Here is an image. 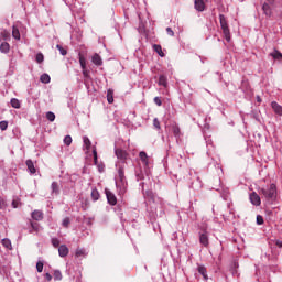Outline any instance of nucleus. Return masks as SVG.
<instances>
[{
	"label": "nucleus",
	"mask_w": 282,
	"mask_h": 282,
	"mask_svg": "<svg viewBox=\"0 0 282 282\" xmlns=\"http://www.w3.org/2000/svg\"><path fill=\"white\" fill-rule=\"evenodd\" d=\"M153 127H155L158 129V131H160V129H162V127L160 126V120H158V118L153 119Z\"/></svg>",
	"instance_id": "43"
},
{
	"label": "nucleus",
	"mask_w": 282,
	"mask_h": 282,
	"mask_svg": "<svg viewBox=\"0 0 282 282\" xmlns=\"http://www.w3.org/2000/svg\"><path fill=\"white\" fill-rule=\"evenodd\" d=\"M257 224H258V226H263V216H261V215L257 216Z\"/></svg>",
	"instance_id": "45"
},
{
	"label": "nucleus",
	"mask_w": 282,
	"mask_h": 282,
	"mask_svg": "<svg viewBox=\"0 0 282 282\" xmlns=\"http://www.w3.org/2000/svg\"><path fill=\"white\" fill-rule=\"evenodd\" d=\"M1 36H2V39H3L4 41H10V32L3 31V32L1 33Z\"/></svg>",
	"instance_id": "41"
},
{
	"label": "nucleus",
	"mask_w": 282,
	"mask_h": 282,
	"mask_svg": "<svg viewBox=\"0 0 282 282\" xmlns=\"http://www.w3.org/2000/svg\"><path fill=\"white\" fill-rule=\"evenodd\" d=\"M51 243L54 248H61V240L58 238H52Z\"/></svg>",
	"instance_id": "35"
},
{
	"label": "nucleus",
	"mask_w": 282,
	"mask_h": 282,
	"mask_svg": "<svg viewBox=\"0 0 282 282\" xmlns=\"http://www.w3.org/2000/svg\"><path fill=\"white\" fill-rule=\"evenodd\" d=\"M153 50L156 52V54H159L161 56V58H164L165 54L164 52L162 51V45L160 44H154L153 46Z\"/></svg>",
	"instance_id": "21"
},
{
	"label": "nucleus",
	"mask_w": 282,
	"mask_h": 282,
	"mask_svg": "<svg viewBox=\"0 0 282 282\" xmlns=\"http://www.w3.org/2000/svg\"><path fill=\"white\" fill-rule=\"evenodd\" d=\"M36 270H37V272H43V262L39 261L36 263Z\"/></svg>",
	"instance_id": "47"
},
{
	"label": "nucleus",
	"mask_w": 282,
	"mask_h": 282,
	"mask_svg": "<svg viewBox=\"0 0 282 282\" xmlns=\"http://www.w3.org/2000/svg\"><path fill=\"white\" fill-rule=\"evenodd\" d=\"M172 133L175 138H180V127L173 126L172 127Z\"/></svg>",
	"instance_id": "37"
},
{
	"label": "nucleus",
	"mask_w": 282,
	"mask_h": 282,
	"mask_svg": "<svg viewBox=\"0 0 282 282\" xmlns=\"http://www.w3.org/2000/svg\"><path fill=\"white\" fill-rule=\"evenodd\" d=\"M26 166L31 175H34V173H36V167H34V162H32V160H26Z\"/></svg>",
	"instance_id": "18"
},
{
	"label": "nucleus",
	"mask_w": 282,
	"mask_h": 282,
	"mask_svg": "<svg viewBox=\"0 0 282 282\" xmlns=\"http://www.w3.org/2000/svg\"><path fill=\"white\" fill-rule=\"evenodd\" d=\"M79 65L83 70L87 69V62L85 61V57H83V56L79 57Z\"/></svg>",
	"instance_id": "36"
},
{
	"label": "nucleus",
	"mask_w": 282,
	"mask_h": 282,
	"mask_svg": "<svg viewBox=\"0 0 282 282\" xmlns=\"http://www.w3.org/2000/svg\"><path fill=\"white\" fill-rule=\"evenodd\" d=\"M46 120L54 122V120H56V115H54L52 111L46 112Z\"/></svg>",
	"instance_id": "33"
},
{
	"label": "nucleus",
	"mask_w": 282,
	"mask_h": 282,
	"mask_svg": "<svg viewBox=\"0 0 282 282\" xmlns=\"http://www.w3.org/2000/svg\"><path fill=\"white\" fill-rule=\"evenodd\" d=\"M139 158H140L141 162L144 164V166H149V155H147V152L141 151L139 153Z\"/></svg>",
	"instance_id": "16"
},
{
	"label": "nucleus",
	"mask_w": 282,
	"mask_h": 282,
	"mask_svg": "<svg viewBox=\"0 0 282 282\" xmlns=\"http://www.w3.org/2000/svg\"><path fill=\"white\" fill-rule=\"evenodd\" d=\"M12 206H13V208H17V205H15L14 200L12 202Z\"/></svg>",
	"instance_id": "53"
},
{
	"label": "nucleus",
	"mask_w": 282,
	"mask_h": 282,
	"mask_svg": "<svg viewBox=\"0 0 282 282\" xmlns=\"http://www.w3.org/2000/svg\"><path fill=\"white\" fill-rule=\"evenodd\" d=\"M258 102H261V98L258 97Z\"/></svg>",
	"instance_id": "54"
},
{
	"label": "nucleus",
	"mask_w": 282,
	"mask_h": 282,
	"mask_svg": "<svg viewBox=\"0 0 282 282\" xmlns=\"http://www.w3.org/2000/svg\"><path fill=\"white\" fill-rule=\"evenodd\" d=\"M58 254L59 257H67V254H69V248H67L65 245L59 246Z\"/></svg>",
	"instance_id": "17"
},
{
	"label": "nucleus",
	"mask_w": 282,
	"mask_h": 282,
	"mask_svg": "<svg viewBox=\"0 0 282 282\" xmlns=\"http://www.w3.org/2000/svg\"><path fill=\"white\" fill-rule=\"evenodd\" d=\"M116 186L118 195L122 196L124 193H127V181H116Z\"/></svg>",
	"instance_id": "4"
},
{
	"label": "nucleus",
	"mask_w": 282,
	"mask_h": 282,
	"mask_svg": "<svg viewBox=\"0 0 282 282\" xmlns=\"http://www.w3.org/2000/svg\"><path fill=\"white\" fill-rule=\"evenodd\" d=\"M69 224H72V220L69 219V217L64 218L62 221V226L64 228H69Z\"/></svg>",
	"instance_id": "39"
},
{
	"label": "nucleus",
	"mask_w": 282,
	"mask_h": 282,
	"mask_svg": "<svg viewBox=\"0 0 282 282\" xmlns=\"http://www.w3.org/2000/svg\"><path fill=\"white\" fill-rule=\"evenodd\" d=\"M106 197L110 206H116V204H118V198L116 197V194H113L111 191L106 189Z\"/></svg>",
	"instance_id": "5"
},
{
	"label": "nucleus",
	"mask_w": 282,
	"mask_h": 282,
	"mask_svg": "<svg viewBox=\"0 0 282 282\" xmlns=\"http://www.w3.org/2000/svg\"><path fill=\"white\" fill-rule=\"evenodd\" d=\"M270 56H272V58H274V61H281L282 53L279 52L278 50H274V52L270 53Z\"/></svg>",
	"instance_id": "26"
},
{
	"label": "nucleus",
	"mask_w": 282,
	"mask_h": 282,
	"mask_svg": "<svg viewBox=\"0 0 282 282\" xmlns=\"http://www.w3.org/2000/svg\"><path fill=\"white\" fill-rule=\"evenodd\" d=\"M83 141H84L86 151L89 152V150L91 149V140H89L87 137H84Z\"/></svg>",
	"instance_id": "28"
},
{
	"label": "nucleus",
	"mask_w": 282,
	"mask_h": 282,
	"mask_svg": "<svg viewBox=\"0 0 282 282\" xmlns=\"http://www.w3.org/2000/svg\"><path fill=\"white\" fill-rule=\"evenodd\" d=\"M115 154L120 160L118 166H124V164H127V160H129V153L122 149H116Z\"/></svg>",
	"instance_id": "3"
},
{
	"label": "nucleus",
	"mask_w": 282,
	"mask_h": 282,
	"mask_svg": "<svg viewBox=\"0 0 282 282\" xmlns=\"http://www.w3.org/2000/svg\"><path fill=\"white\" fill-rule=\"evenodd\" d=\"M12 36L15 39V41H21V33L17 26H13L12 29Z\"/></svg>",
	"instance_id": "24"
},
{
	"label": "nucleus",
	"mask_w": 282,
	"mask_h": 282,
	"mask_svg": "<svg viewBox=\"0 0 282 282\" xmlns=\"http://www.w3.org/2000/svg\"><path fill=\"white\" fill-rule=\"evenodd\" d=\"M0 52H2V54H8V52H10V44L8 42H2L0 44Z\"/></svg>",
	"instance_id": "20"
},
{
	"label": "nucleus",
	"mask_w": 282,
	"mask_h": 282,
	"mask_svg": "<svg viewBox=\"0 0 282 282\" xmlns=\"http://www.w3.org/2000/svg\"><path fill=\"white\" fill-rule=\"evenodd\" d=\"M258 193L262 196V199H265L267 204L271 205L276 202V184L274 183L267 187H260Z\"/></svg>",
	"instance_id": "1"
},
{
	"label": "nucleus",
	"mask_w": 282,
	"mask_h": 282,
	"mask_svg": "<svg viewBox=\"0 0 282 282\" xmlns=\"http://www.w3.org/2000/svg\"><path fill=\"white\" fill-rule=\"evenodd\" d=\"M159 85H160L161 87H166V85H167L166 76L160 75V77H159Z\"/></svg>",
	"instance_id": "31"
},
{
	"label": "nucleus",
	"mask_w": 282,
	"mask_h": 282,
	"mask_svg": "<svg viewBox=\"0 0 282 282\" xmlns=\"http://www.w3.org/2000/svg\"><path fill=\"white\" fill-rule=\"evenodd\" d=\"M54 281H63V273L59 270L54 271Z\"/></svg>",
	"instance_id": "34"
},
{
	"label": "nucleus",
	"mask_w": 282,
	"mask_h": 282,
	"mask_svg": "<svg viewBox=\"0 0 282 282\" xmlns=\"http://www.w3.org/2000/svg\"><path fill=\"white\" fill-rule=\"evenodd\" d=\"M31 217L35 221H43V212L35 209L32 212Z\"/></svg>",
	"instance_id": "12"
},
{
	"label": "nucleus",
	"mask_w": 282,
	"mask_h": 282,
	"mask_svg": "<svg viewBox=\"0 0 282 282\" xmlns=\"http://www.w3.org/2000/svg\"><path fill=\"white\" fill-rule=\"evenodd\" d=\"M138 180H144V176L142 174H137Z\"/></svg>",
	"instance_id": "52"
},
{
	"label": "nucleus",
	"mask_w": 282,
	"mask_h": 282,
	"mask_svg": "<svg viewBox=\"0 0 282 282\" xmlns=\"http://www.w3.org/2000/svg\"><path fill=\"white\" fill-rule=\"evenodd\" d=\"M107 100L109 105H112L113 102V89H108L107 90Z\"/></svg>",
	"instance_id": "29"
},
{
	"label": "nucleus",
	"mask_w": 282,
	"mask_h": 282,
	"mask_svg": "<svg viewBox=\"0 0 282 282\" xmlns=\"http://www.w3.org/2000/svg\"><path fill=\"white\" fill-rule=\"evenodd\" d=\"M194 8L197 12H204L206 10V3H204V0H195Z\"/></svg>",
	"instance_id": "10"
},
{
	"label": "nucleus",
	"mask_w": 282,
	"mask_h": 282,
	"mask_svg": "<svg viewBox=\"0 0 282 282\" xmlns=\"http://www.w3.org/2000/svg\"><path fill=\"white\" fill-rule=\"evenodd\" d=\"M64 144H66V147H69L72 144V135H66L64 138Z\"/></svg>",
	"instance_id": "42"
},
{
	"label": "nucleus",
	"mask_w": 282,
	"mask_h": 282,
	"mask_svg": "<svg viewBox=\"0 0 282 282\" xmlns=\"http://www.w3.org/2000/svg\"><path fill=\"white\" fill-rule=\"evenodd\" d=\"M45 279H46V281H52V274L45 273Z\"/></svg>",
	"instance_id": "51"
},
{
	"label": "nucleus",
	"mask_w": 282,
	"mask_h": 282,
	"mask_svg": "<svg viewBox=\"0 0 282 282\" xmlns=\"http://www.w3.org/2000/svg\"><path fill=\"white\" fill-rule=\"evenodd\" d=\"M91 199L93 202H98V199H100V193L98 192V189L94 188L91 191Z\"/></svg>",
	"instance_id": "27"
},
{
	"label": "nucleus",
	"mask_w": 282,
	"mask_h": 282,
	"mask_svg": "<svg viewBox=\"0 0 282 282\" xmlns=\"http://www.w3.org/2000/svg\"><path fill=\"white\" fill-rule=\"evenodd\" d=\"M197 271H198L199 274H202L204 281H208V273H207V271H206V267H204V265H198V267H197Z\"/></svg>",
	"instance_id": "15"
},
{
	"label": "nucleus",
	"mask_w": 282,
	"mask_h": 282,
	"mask_svg": "<svg viewBox=\"0 0 282 282\" xmlns=\"http://www.w3.org/2000/svg\"><path fill=\"white\" fill-rule=\"evenodd\" d=\"M0 129L1 131H6L8 129V121H0Z\"/></svg>",
	"instance_id": "44"
},
{
	"label": "nucleus",
	"mask_w": 282,
	"mask_h": 282,
	"mask_svg": "<svg viewBox=\"0 0 282 282\" xmlns=\"http://www.w3.org/2000/svg\"><path fill=\"white\" fill-rule=\"evenodd\" d=\"M219 23L225 40L227 41V43H230V26H228V20L226 19V15L219 14Z\"/></svg>",
	"instance_id": "2"
},
{
	"label": "nucleus",
	"mask_w": 282,
	"mask_h": 282,
	"mask_svg": "<svg viewBox=\"0 0 282 282\" xmlns=\"http://www.w3.org/2000/svg\"><path fill=\"white\" fill-rule=\"evenodd\" d=\"M118 166V180L117 182H127V176H124V165Z\"/></svg>",
	"instance_id": "9"
},
{
	"label": "nucleus",
	"mask_w": 282,
	"mask_h": 282,
	"mask_svg": "<svg viewBox=\"0 0 282 282\" xmlns=\"http://www.w3.org/2000/svg\"><path fill=\"white\" fill-rule=\"evenodd\" d=\"M166 33L169 34V36H175V32H173V29H171V26L166 28Z\"/></svg>",
	"instance_id": "48"
},
{
	"label": "nucleus",
	"mask_w": 282,
	"mask_h": 282,
	"mask_svg": "<svg viewBox=\"0 0 282 282\" xmlns=\"http://www.w3.org/2000/svg\"><path fill=\"white\" fill-rule=\"evenodd\" d=\"M56 50H58L62 56H67V50L63 48L59 44L56 45Z\"/></svg>",
	"instance_id": "40"
},
{
	"label": "nucleus",
	"mask_w": 282,
	"mask_h": 282,
	"mask_svg": "<svg viewBox=\"0 0 282 282\" xmlns=\"http://www.w3.org/2000/svg\"><path fill=\"white\" fill-rule=\"evenodd\" d=\"M30 224H31L30 232H39V230L41 229V225L34 221H31Z\"/></svg>",
	"instance_id": "25"
},
{
	"label": "nucleus",
	"mask_w": 282,
	"mask_h": 282,
	"mask_svg": "<svg viewBox=\"0 0 282 282\" xmlns=\"http://www.w3.org/2000/svg\"><path fill=\"white\" fill-rule=\"evenodd\" d=\"M36 63H43L45 61V56H43V53H37L35 56Z\"/></svg>",
	"instance_id": "38"
},
{
	"label": "nucleus",
	"mask_w": 282,
	"mask_h": 282,
	"mask_svg": "<svg viewBox=\"0 0 282 282\" xmlns=\"http://www.w3.org/2000/svg\"><path fill=\"white\" fill-rule=\"evenodd\" d=\"M10 105L13 109H21V101L17 98H12Z\"/></svg>",
	"instance_id": "23"
},
{
	"label": "nucleus",
	"mask_w": 282,
	"mask_h": 282,
	"mask_svg": "<svg viewBox=\"0 0 282 282\" xmlns=\"http://www.w3.org/2000/svg\"><path fill=\"white\" fill-rule=\"evenodd\" d=\"M40 80L44 84L47 85L50 84V82L52 80V78L50 77V75L47 73H44L40 76Z\"/></svg>",
	"instance_id": "22"
},
{
	"label": "nucleus",
	"mask_w": 282,
	"mask_h": 282,
	"mask_svg": "<svg viewBox=\"0 0 282 282\" xmlns=\"http://www.w3.org/2000/svg\"><path fill=\"white\" fill-rule=\"evenodd\" d=\"M83 76L84 78H89V70L87 68L83 70Z\"/></svg>",
	"instance_id": "49"
},
{
	"label": "nucleus",
	"mask_w": 282,
	"mask_h": 282,
	"mask_svg": "<svg viewBox=\"0 0 282 282\" xmlns=\"http://www.w3.org/2000/svg\"><path fill=\"white\" fill-rule=\"evenodd\" d=\"M199 243L204 246L205 248H208L209 239H208V232H199Z\"/></svg>",
	"instance_id": "8"
},
{
	"label": "nucleus",
	"mask_w": 282,
	"mask_h": 282,
	"mask_svg": "<svg viewBox=\"0 0 282 282\" xmlns=\"http://www.w3.org/2000/svg\"><path fill=\"white\" fill-rule=\"evenodd\" d=\"M271 107H272L274 113H276L278 116H282V106L279 105V102L272 101Z\"/></svg>",
	"instance_id": "13"
},
{
	"label": "nucleus",
	"mask_w": 282,
	"mask_h": 282,
	"mask_svg": "<svg viewBox=\"0 0 282 282\" xmlns=\"http://www.w3.org/2000/svg\"><path fill=\"white\" fill-rule=\"evenodd\" d=\"M262 10L265 17H272V8H270V4L263 3Z\"/></svg>",
	"instance_id": "19"
},
{
	"label": "nucleus",
	"mask_w": 282,
	"mask_h": 282,
	"mask_svg": "<svg viewBox=\"0 0 282 282\" xmlns=\"http://www.w3.org/2000/svg\"><path fill=\"white\" fill-rule=\"evenodd\" d=\"M93 155H94V164L97 166L99 173H102L105 171V164H98V151L96 148L93 149Z\"/></svg>",
	"instance_id": "7"
},
{
	"label": "nucleus",
	"mask_w": 282,
	"mask_h": 282,
	"mask_svg": "<svg viewBox=\"0 0 282 282\" xmlns=\"http://www.w3.org/2000/svg\"><path fill=\"white\" fill-rule=\"evenodd\" d=\"M51 191H52V195H61V187L58 185V182H53L51 184Z\"/></svg>",
	"instance_id": "14"
},
{
	"label": "nucleus",
	"mask_w": 282,
	"mask_h": 282,
	"mask_svg": "<svg viewBox=\"0 0 282 282\" xmlns=\"http://www.w3.org/2000/svg\"><path fill=\"white\" fill-rule=\"evenodd\" d=\"M154 102L158 107H162V98L160 97H154Z\"/></svg>",
	"instance_id": "46"
},
{
	"label": "nucleus",
	"mask_w": 282,
	"mask_h": 282,
	"mask_svg": "<svg viewBox=\"0 0 282 282\" xmlns=\"http://www.w3.org/2000/svg\"><path fill=\"white\" fill-rule=\"evenodd\" d=\"M75 257H87V251L85 249H76Z\"/></svg>",
	"instance_id": "32"
},
{
	"label": "nucleus",
	"mask_w": 282,
	"mask_h": 282,
	"mask_svg": "<svg viewBox=\"0 0 282 282\" xmlns=\"http://www.w3.org/2000/svg\"><path fill=\"white\" fill-rule=\"evenodd\" d=\"M2 246L8 250H12V242L8 238L2 239Z\"/></svg>",
	"instance_id": "30"
},
{
	"label": "nucleus",
	"mask_w": 282,
	"mask_h": 282,
	"mask_svg": "<svg viewBox=\"0 0 282 282\" xmlns=\"http://www.w3.org/2000/svg\"><path fill=\"white\" fill-rule=\"evenodd\" d=\"M249 199L253 206H261V196H259V194H257V192H252L249 195Z\"/></svg>",
	"instance_id": "6"
},
{
	"label": "nucleus",
	"mask_w": 282,
	"mask_h": 282,
	"mask_svg": "<svg viewBox=\"0 0 282 282\" xmlns=\"http://www.w3.org/2000/svg\"><path fill=\"white\" fill-rule=\"evenodd\" d=\"M91 63L97 67H101L102 65V57L98 53H95L91 57Z\"/></svg>",
	"instance_id": "11"
},
{
	"label": "nucleus",
	"mask_w": 282,
	"mask_h": 282,
	"mask_svg": "<svg viewBox=\"0 0 282 282\" xmlns=\"http://www.w3.org/2000/svg\"><path fill=\"white\" fill-rule=\"evenodd\" d=\"M274 245L278 247V248H282V241L281 240H273Z\"/></svg>",
	"instance_id": "50"
},
{
	"label": "nucleus",
	"mask_w": 282,
	"mask_h": 282,
	"mask_svg": "<svg viewBox=\"0 0 282 282\" xmlns=\"http://www.w3.org/2000/svg\"><path fill=\"white\" fill-rule=\"evenodd\" d=\"M269 1V3H272V1H274V0H268Z\"/></svg>",
	"instance_id": "55"
}]
</instances>
